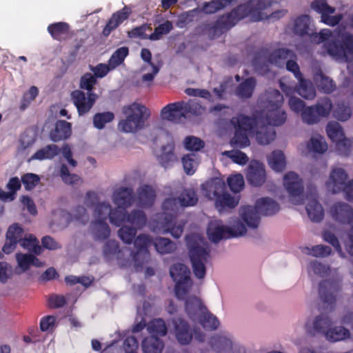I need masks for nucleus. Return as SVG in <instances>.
Instances as JSON below:
<instances>
[{
    "label": "nucleus",
    "mask_w": 353,
    "mask_h": 353,
    "mask_svg": "<svg viewBox=\"0 0 353 353\" xmlns=\"http://www.w3.org/2000/svg\"><path fill=\"white\" fill-rule=\"evenodd\" d=\"M84 204L88 208H92L93 219L90 225V232L96 240H104L110 236L108 217L112 225H123L118 230V236L127 244L131 243L137 230L146 225L147 219L143 211L134 210L130 213H123L119 210H110V203L99 202L98 195L94 192L86 194Z\"/></svg>",
    "instance_id": "1"
},
{
    "label": "nucleus",
    "mask_w": 353,
    "mask_h": 353,
    "mask_svg": "<svg viewBox=\"0 0 353 353\" xmlns=\"http://www.w3.org/2000/svg\"><path fill=\"white\" fill-rule=\"evenodd\" d=\"M289 27L295 34L308 35L312 43H323L327 53L334 59L346 62L353 59V34L341 27L333 32L325 28L319 33L313 32L310 27V19L307 15L296 18L290 23Z\"/></svg>",
    "instance_id": "2"
},
{
    "label": "nucleus",
    "mask_w": 353,
    "mask_h": 353,
    "mask_svg": "<svg viewBox=\"0 0 353 353\" xmlns=\"http://www.w3.org/2000/svg\"><path fill=\"white\" fill-rule=\"evenodd\" d=\"M271 5L270 0H252L248 4L241 5L233 10L229 14L222 16L217 21L219 26L225 28L234 26L241 19L250 17L253 21L265 19L272 21L278 20L286 14V10H279L268 14L263 10Z\"/></svg>",
    "instance_id": "3"
},
{
    "label": "nucleus",
    "mask_w": 353,
    "mask_h": 353,
    "mask_svg": "<svg viewBox=\"0 0 353 353\" xmlns=\"http://www.w3.org/2000/svg\"><path fill=\"white\" fill-rule=\"evenodd\" d=\"M152 243V239L149 235H139L134 240L136 252L133 253L128 248L119 250L116 241H108L105 245L103 254L108 259L115 257L121 265L125 266L134 263V266L139 267L148 261L150 254L148 248Z\"/></svg>",
    "instance_id": "4"
},
{
    "label": "nucleus",
    "mask_w": 353,
    "mask_h": 353,
    "mask_svg": "<svg viewBox=\"0 0 353 353\" xmlns=\"http://www.w3.org/2000/svg\"><path fill=\"white\" fill-rule=\"evenodd\" d=\"M179 201L172 197L166 198L162 203L161 213L157 214L150 221L149 227L157 233L165 234L170 233L172 237L179 239L181 236L185 222L176 221L174 212L178 209Z\"/></svg>",
    "instance_id": "5"
},
{
    "label": "nucleus",
    "mask_w": 353,
    "mask_h": 353,
    "mask_svg": "<svg viewBox=\"0 0 353 353\" xmlns=\"http://www.w3.org/2000/svg\"><path fill=\"white\" fill-rule=\"evenodd\" d=\"M310 275H317L321 277H327L328 279L322 281L319 285V296L323 302L328 305H334L336 301V293L339 290V283L341 278L337 270H332L323 265L317 260L312 261L308 267Z\"/></svg>",
    "instance_id": "6"
},
{
    "label": "nucleus",
    "mask_w": 353,
    "mask_h": 353,
    "mask_svg": "<svg viewBox=\"0 0 353 353\" xmlns=\"http://www.w3.org/2000/svg\"><path fill=\"white\" fill-rule=\"evenodd\" d=\"M283 97L279 90L270 89L259 99L258 108L254 114L257 119H265L272 125H280L286 120V114L281 110Z\"/></svg>",
    "instance_id": "7"
},
{
    "label": "nucleus",
    "mask_w": 353,
    "mask_h": 353,
    "mask_svg": "<svg viewBox=\"0 0 353 353\" xmlns=\"http://www.w3.org/2000/svg\"><path fill=\"white\" fill-rule=\"evenodd\" d=\"M295 57V54L287 49H279L274 51L270 56L266 52L258 54L253 60V65L256 70L261 73L266 72L267 63H273L278 66L286 64L288 70L292 72L294 77L299 80L302 78L297 63L292 59Z\"/></svg>",
    "instance_id": "8"
},
{
    "label": "nucleus",
    "mask_w": 353,
    "mask_h": 353,
    "mask_svg": "<svg viewBox=\"0 0 353 353\" xmlns=\"http://www.w3.org/2000/svg\"><path fill=\"white\" fill-rule=\"evenodd\" d=\"M186 242L193 272L196 278L203 279L205 275V263L210 252L208 243L197 233L188 235L186 237Z\"/></svg>",
    "instance_id": "9"
},
{
    "label": "nucleus",
    "mask_w": 353,
    "mask_h": 353,
    "mask_svg": "<svg viewBox=\"0 0 353 353\" xmlns=\"http://www.w3.org/2000/svg\"><path fill=\"white\" fill-rule=\"evenodd\" d=\"M122 111L125 117L119 121L118 128L125 133H135L143 129L145 121L150 115L144 105L137 102L125 105Z\"/></svg>",
    "instance_id": "10"
},
{
    "label": "nucleus",
    "mask_w": 353,
    "mask_h": 353,
    "mask_svg": "<svg viewBox=\"0 0 353 353\" xmlns=\"http://www.w3.org/2000/svg\"><path fill=\"white\" fill-rule=\"evenodd\" d=\"M201 189L205 196L215 201V206L219 212L226 207L233 208L239 203L238 197L225 192V184L223 179L216 177L207 181L201 185Z\"/></svg>",
    "instance_id": "11"
},
{
    "label": "nucleus",
    "mask_w": 353,
    "mask_h": 353,
    "mask_svg": "<svg viewBox=\"0 0 353 353\" xmlns=\"http://www.w3.org/2000/svg\"><path fill=\"white\" fill-rule=\"evenodd\" d=\"M185 310L193 323H199L207 330H214L219 325L217 318L208 311L196 296H190L186 299Z\"/></svg>",
    "instance_id": "12"
},
{
    "label": "nucleus",
    "mask_w": 353,
    "mask_h": 353,
    "mask_svg": "<svg viewBox=\"0 0 353 353\" xmlns=\"http://www.w3.org/2000/svg\"><path fill=\"white\" fill-rule=\"evenodd\" d=\"M95 83L94 76L90 73H86L81 79L80 86L89 92L88 96L86 97L80 90H75L72 93V99L80 115L88 112L98 97L96 94L90 92Z\"/></svg>",
    "instance_id": "13"
},
{
    "label": "nucleus",
    "mask_w": 353,
    "mask_h": 353,
    "mask_svg": "<svg viewBox=\"0 0 353 353\" xmlns=\"http://www.w3.org/2000/svg\"><path fill=\"white\" fill-rule=\"evenodd\" d=\"M347 177V173L344 168L338 166L332 167L325 183L327 190L334 194L343 191L347 200H352L353 179L346 183Z\"/></svg>",
    "instance_id": "14"
},
{
    "label": "nucleus",
    "mask_w": 353,
    "mask_h": 353,
    "mask_svg": "<svg viewBox=\"0 0 353 353\" xmlns=\"http://www.w3.org/2000/svg\"><path fill=\"white\" fill-rule=\"evenodd\" d=\"M170 274L175 282L176 296L179 299L186 300L191 296L188 294L192 284L189 268L184 264L176 263L170 268Z\"/></svg>",
    "instance_id": "15"
},
{
    "label": "nucleus",
    "mask_w": 353,
    "mask_h": 353,
    "mask_svg": "<svg viewBox=\"0 0 353 353\" xmlns=\"http://www.w3.org/2000/svg\"><path fill=\"white\" fill-rule=\"evenodd\" d=\"M252 123V118L243 115L231 119V123L235 129L234 136L230 142L232 145L242 148L250 145L248 134L252 133L254 130Z\"/></svg>",
    "instance_id": "16"
},
{
    "label": "nucleus",
    "mask_w": 353,
    "mask_h": 353,
    "mask_svg": "<svg viewBox=\"0 0 353 353\" xmlns=\"http://www.w3.org/2000/svg\"><path fill=\"white\" fill-rule=\"evenodd\" d=\"M283 185L290 195L292 203L296 205L302 204L307 192L313 188H307V191L304 192L302 180L294 172H289L284 175Z\"/></svg>",
    "instance_id": "17"
},
{
    "label": "nucleus",
    "mask_w": 353,
    "mask_h": 353,
    "mask_svg": "<svg viewBox=\"0 0 353 353\" xmlns=\"http://www.w3.org/2000/svg\"><path fill=\"white\" fill-rule=\"evenodd\" d=\"M312 8L321 14V22L330 26L337 25L343 19V14L335 13V8L328 5L327 0H314L311 4Z\"/></svg>",
    "instance_id": "18"
},
{
    "label": "nucleus",
    "mask_w": 353,
    "mask_h": 353,
    "mask_svg": "<svg viewBox=\"0 0 353 353\" xmlns=\"http://www.w3.org/2000/svg\"><path fill=\"white\" fill-rule=\"evenodd\" d=\"M299 82V87L294 88L285 78H283L280 80V87L286 95L294 94L296 91L305 99H313L316 97V90L312 82L303 78H300Z\"/></svg>",
    "instance_id": "19"
},
{
    "label": "nucleus",
    "mask_w": 353,
    "mask_h": 353,
    "mask_svg": "<svg viewBox=\"0 0 353 353\" xmlns=\"http://www.w3.org/2000/svg\"><path fill=\"white\" fill-rule=\"evenodd\" d=\"M254 117L252 119L254 130L252 133L255 132L256 140L260 145H268L276 138L274 129L270 126L265 119H257Z\"/></svg>",
    "instance_id": "20"
},
{
    "label": "nucleus",
    "mask_w": 353,
    "mask_h": 353,
    "mask_svg": "<svg viewBox=\"0 0 353 353\" xmlns=\"http://www.w3.org/2000/svg\"><path fill=\"white\" fill-rule=\"evenodd\" d=\"M302 203L305 204V209L309 218L314 222H319L324 217L323 206L317 200V194L315 188L307 192Z\"/></svg>",
    "instance_id": "21"
},
{
    "label": "nucleus",
    "mask_w": 353,
    "mask_h": 353,
    "mask_svg": "<svg viewBox=\"0 0 353 353\" xmlns=\"http://www.w3.org/2000/svg\"><path fill=\"white\" fill-rule=\"evenodd\" d=\"M24 236V231L19 224L13 223L10 225L6 232V242L2 248L3 252L8 254L12 252L16 249L17 244H21Z\"/></svg>",
    "instance_id": "22"
},
{
    "label": "nucleus",
    "mask_w": 353,
    "mask_h": 353,
    "mask_svg": "<svg viewBox=\"0 0 353 353\" xmlns=\"http://www.w3.org/2000/svg\"><path fill=\"white\" fill-rule=\"evenodd\" d=\"M112 201L117 206L114 210H119L123 213H126L125 209L129 208L134 201L133 191L129 188H118L112 193ZM110 210L112 209L110 208Z\"/></svg>",
    "instance_id": "23"
},
{
    "label": "nucleus",
    "mask_w": 353,
    "mask_h": 353,
    "mask_svg": "<svg viewBox=\"0 0 353 353\" xmlns=\"http://www.w3.org/2000/svg\"><path fill=\"white\" fill-rule=\"evenodd\" d=\"M161 117L163 120L174 123L183 122L185 119L183 101L168 104L161 110Z\"/></svg>",
    "instance_id": "24"
},
{
    "label": "nucleus",
    "mask_w": 353,
    "mask_h": 353,
    "mask_svg": "<svg viewBox=\"0 0 353 353\" xmlns=\"http://www.w3.org/2000/svg\"><path fill=\"white\" fill-rule=\"evenodd\" d=\"M228 225L221 220L214 219L210 221L207 229L209 239L214 243H218L223 239H230Z\"/></svg>",
    "instance_id": "25"
},
{
    "label": "nucleus",
    "mask_w": 353,
    "mask_h": 353,
    "mask_svg": "<svg viewBox=\"0 0 353 353\" xmlns=\"http://www.w3.org/2000/svg\"><path fill=\"white\" fill-rule=\"evenodd\" d=\"M331 318L325 314L318 315L312 321H308L306 325L307 330L312 334H322L325 337L326 332L332 325Z\"/></svg>",
    "instance_id": "26"
},
{
    "label": "nucleus",
    "mask_w": 353,
    "mask_h": 353,
    "mask_svg": "<svg viewBox=\"0 0 353 353\" xmlns=\"http://www.w3.org/2000/svg\"><path fill=\"white\" fill-rule=\"evenodd\" d=\"M353 208L345 202L334 203L328 211L331 218L336 222L346 224L352 215Z\"/></svg>",
    "instance_id": "27"
},
{
    "label": "nucleus",
    "mask_w": 353,
    "mask_h": 353,
    "mask_svg": "<svg viewBox=\"0 0 353 353\" xmlns=\"http://www.w3.org/2000/svg\"><path fill=\"white\" fill-rule=\"evenodd\" d=\"M214 339L221 353H244L243 348L228 333L217 335Z\"/></svg>",
    "instance_id": "28"
},
{
    "label": "nucleus",
    "mask_w": 353,
    "mask_h": 353,
    "mask_svg": "<svg viewBox=\"0 0 353 353\" xmlns=\"http://www.w3.org/2000/svg\"><path fill=\"white\" fill-rule=\"evenodd\" d=\"M247 179L254 186L263 184L265 181L264 165L257 161H252L248 169Z\"/></svg>",
    "instance_id": "29"
},
{
    "label": "nucleus",
    "mask_w": 353,
    "mask_h": 353,
    "mask_svg": "<svg viewBox=\"0 0 353 353\" xmlns=\"http://www.w3.org/2000/svg\"><path fill=\"white\" fill-rule=\"evenodd\" d=\"M172 324L177 341L181 345L189 344L193 338V333L190 330L189 325L181 319H174Z\"/></svg>",
    "instance_id": "30"
},
{
    "label": "nucleus",
    "mask_w": 353,
    "mask_h": 353,
    "mask_svg": "<svg viewBox=\"0 0 353 353\" xmlns=\"http://www.w3.org/2000/svg\"><path fill=\"white\" fill-rule=\"evenodd\" d=\"M260 213L254 206L243 205L239 208V216L241 219L248 228L256 229L259 227L261 221Z\"/></svg>",
    "instance_id": "31"
},
{
    "label": "nucleus",
    "mask_w": 353,
    "mask_h": 353,
    "mask_svg": "<svg viewBox=\"0 0 353 353\" xmlns=\"http://www.w3.org/2000/svg\"><path fill=\"white\" fill-rule=\"evenodd\" d=\"M173 142H169L154 152L159 163L164 168H168L176 161L177 158L174 152Z\"/></svg>",
    "instance_id": "32"
},
{
    "label": "nucleus",
    "mask_w": 353,
    "mask_h": 353,
    "mask_svg": "<svg viewBox=\"0 0 353 353\" xmlns=\"http://www.w3.org/2000/svg\"><path fill=\"white\" fill-rule=\"evenodd\" d=\"M130 12V8L125 6L121 10L114 13L104 28L103 34L105 36H108L112 30L117 28L129 17Z\"/></svg>",
    "instance_id": "33"
},
{
    "label": "nucleus",
    "mask_w": 353,
    "mask_h": 353,
    "mask_svg": "<svg viewBox=\"0 0 353 353\" xmlns=\"http://www.w3.org/2000/svg\"><path fill=\"white\" fill-rule=\"evenodd\" d=\"M256 208L262 215H272L278 212L280 207L278 203L269 197H261L256 201Z\"/></svg>",
    "instance_id": "34"
},
{
    "label": "nucleus",
    "mask_w": 353,
    "mask_h": 353,
    "mask_svg": "<svg viewBox=\"0 0 353 353\" xmlns=\"http://www.w3.org/2000/svg\"><path fill=\"white\" fill-rule=\"evenodd\" d=\"M60 152V149L55 144H49L36 151L30 158L27 159L28 163L32 161H44L52 159Z\"/></svg>",
    "instance_id": "35"
},
{
    "label": "nucleus",
    "mask_w": 353,
    "mask_h": 353,
    "mask_svg": "<svg viewBox=\"0 0 353 353\" xmlns=\"http://www.w3.org/2000/svg\"><path fill=\"white\" fill-rule=\"evenodd\" d=\"M155 197V191L152 187L148 185H141L137 191V205L141 207L150 206L154 203Z\"/></svg>",
    "instance_id": "36"
},
{
    "label": "nucleus",
    "mask_w": 353,
    "mask_h": 353,
    "mask_svg": "<svg viewBox=\"0 0 353 353\" xmlns=\"http://www.w3.org/2000/svg\"><path fill=\"white\" fill-rule=\"evenodd\" d=\"M307 152L313 154H323L327 150V144L325 138L319 134H313L305 144Z\"/></svg>",
    "instance_id": "37"
},
{
    "label": "nucleus",
    "mask_w": 353,
    "mask_h": 353,
    "mask_svg": "<svg viewBox=\"0 0 353 353\" xmlns=\"http://www.w3.org/2000/svg\"><path fill=\"white\" fill-rule=\"evenodd\" d=\"M71 124L65 121H58L55 128L50 134V139L54 142L69 138L71 135Z\"/></svg>",
    "instance_id": "38"
},
{
    "label": "nucleus",
    "mask_w": 353,
    "mask_h": 353,
    "mask_svg": "<svg viewBox=\"0 0 353 353\" xmlns=\"http://www.w3.org/2000/svg\"><path fill=\"white\" fill-rule=\"evenodd\" d=\"M37 140V136L32 130L24 132L20 137L17 151L22 154H28L30 148Z\"/></svg>",
    "instance_id": "39"
},
{
    "label": "nucleus",
    "mask_w": 353,
    "mask_h": 353,
    "mask_svg": "<svg viewBox=\"0 0 353 353\" xmlns=\"http://www.w3.org/2000/svg\"><path fill=\"white\" fill-rule=\"evenodd\" d=\"M267 159L269 166L275 172H282L286 167V159L281 150L273 151Z\"/></svg>",
    "instance_id": "40"
},
{
    "label": "nucleus",
    "mask_w": 353,
    "mask_h": 353,
    "mask_svg": "<svg viewBox=\"0 0 353 353\" xmlns=\"http://www.w3.org/2000/svg\"><path fill=\"white\" fill-rule=\"evenodd\" d=\"M16 259L18 266L23 270L26 271L31 265L41 267L43 263L31 254L18 253L16 254Z\"/></svg>",
    "instance_id": "41"
},
{
    "label": "nucleus",
    "mask_w": 353,
    "mask_h": 353,
    "mask_svg": "<svg viewBox=\"0 0 353 353\" xmlns=\"http://www.w3.org/2000/svg\"><path fill=\"white\" fill-rule=\"evenodd\" d=\"M350 337V331L343 326L330 327L329 331L326 332L325 339L330 342H337L343 341Z\"/></svg>",
    "instance_id": "42"
},
{
    "label": "nucleus",
    "mask_w": 353,
    "mask_h": 353,
    "mask_svg": "<svg viewBox=\"0 0 353 353\" xmlns=\"http://www.w3.org/2000/svg\"><path fill=\"white\" fill-rule=\"evenodd\" d=\"M163 347V343L154 336L147 337L142 342V349L144 353H161Z\"/></svg>",
    "instance_id": "43"
},
{
    "label": "nucleus",
    "mask_w": 353,
    "mask_h": 353,
    "mask_svg": "<svg viewBox=\"0 0 353 353\" xmlns=\"http://www.w3.org/2000/svg\"><path fill=\"white\" fill-rule=\"evenodd\" d=\"M153 244L156 250L161 254L172 253L176 249V243L167 238H157Z\"/></svg>",
    "instance_id": "44"
},
{
    "label": "nucleus",
    "mask_w": 353,
    "mask_h": 353,
    "mask_svg": "<svg viewBox=\"0 0 353 353\" xmlns=\"http://www.w3.org/2000/svg\"><path fill=\"white\" fill-rule=\"evenodd\" d=\"M20 245L23 249L37 255L42 252V248L39 245V240L31 234H25Z\"/></svg>",
    "instance_id": "45"
},
{
    "label": "nucleus",
    "mask_w": 353,
    "mask_h": 353,
    "mask_svg": "<svg viewBox=\"0 0 353 353\" xmlns=\"http://www.w3.org/2000/svg\"><path fill=\"white\" fill-rule=\"evenodd\" d=\"M241 219L232 218L228 222V228L230 238L239 237L247 233L246 226L241 222Z\"/></svg>",
    "instance_id": "46"
},
{
    "label": "nucleus",
    "mask_w": 353,
    "mask_h": 353,
    "mask_svg": "<svg viewBox=\"0 0 353 353\" xmlns=\"http://www.w3.org/2000/svg\"><path fill=\"white\" fill-rule=\"evenodd\" d=\"M256 85L253 78L243 81L236 90V94L241 98H249L252 95Z\"/></svg>",
    "instance_id": "47"
},
{
    "label": "nucleus",
    "mask_w": 353,
    "mask_h": 353,
    "mask_svg": "<svg viewBox=\"0 0 353 353\" xmlns=\"http://www.w3.org/2000/svg\"><path fill=\"white\" fill-rule=\"evenodd\" d=\"M48 30L54 39L61 40L68 35L69 28L67 23L59 22L50 25Z\"/></svg>",
    "instance_id": "48"
},
{
    "label": "nucleus",
    "mask_w": 353,
    "mask_h": 353,
    "mask_svg": "<svg viewBox=\"0 0 353 353\" xmlns=\"http://www.w3.org/2000/svg\"><path fill=\"white\" fill-rule=\"evenodd\" d=\"M151 336H165L167 333V327L165 322L161 319H156L150 321L147 327Z\"/></svg>",
    "instance_id": "49"
},
{
    "label": "nucleus",
    "mask_w": 353,
    "mask_h": 353,
    "mask_svg": "<svg viewBox=\"0 0 353 353\" xmlns=\"http://www.w3.org/2000/svg\"><path fill=\"white\" fill-rule=\"evenodd\" d=\"M179 201L182 207L193 206L198 202V197L194 190L185 189L181 194Z\"/></svg>",
    "instance_id": "50"
},
{
    "label": "nucleus",
    "mask_w": 353,
    "mask_h": 353,
    "mask_svg": "<svg viewBox=\"0 0 353 353\" xmlns=\"http://www.w3.org/2000/svg\"><path fill=\"white\" fill-rule=\"evenodd\" d=\"M326 132L329 138L335 143L344 137V133L341 125L335 121L328 123Z\"/></svg>",
    "instance_id": "51"
},
{
    "label": "nucleus",
    "mask_w": 353,
    "mask_h": 353,
    "mask_svg": "<svg viewBox=\"0 0 353 353\" xmlns=\"http://www.w3.org/2000/svg\"><path fill=\"white\" fill-rule=\"evenodd\" d=\"M128 54V48L127 47H121L118 48L111 56L108 62L110 68L114 69L121 64L125 58Z\"/></svg>",
    "instance_id": "52"
},
{
    "label": "nucleus",
    "mask_w": 353,
    "mask_h": 353,
    "mask_svg": "<svg viewBox=\"0 0 353 353\" xmlns=\"http://www.w3.org/2000/svg\"><path fill=\"white\" fill-rule=\"evenodd\" d=\"M314 80L319 88L325 92L330 93L334 88L332 80L329 77H325L321 73L316 74Z\"/></svg>",
    "instance_id": "53"
},
{
    "label": "nucleus",
    "mask_w": 353,
    "mask_h": 353,
    "mask_svg": "<svg viewBox=\"0 0 353 353\" xmlns=\"http://www.w3.org/2000/svg\"><path fill=\"white\" fill-rule=\"evenodd\" d=\"M301 116L302 121L308 125L318 123L320 119L314 105L305 107Z\"/></svg>",
    "instance_id": "54"
},
{
    "label": "nucleus",
    "mask_w": 353,
    "mask_h": 353,
    "mask_svg": "<svg viewBox=\"0 0 353 353\" xmlns=\"http://www.w3.org/2000/svg\"><path fill=\"white\" fill-rule=\"evenodd\" d=\"M182 163L186 174L191 175L195 172L199 161L196 154H190L183 157Z\"/></svg>",
    "instance_id": "55"
},
{
    "label": "nucleus",
    "mask_w": 353,
    "mask_h": 353,
    "mask_svg": "<svg viewBox=\"0 0 353 353\" xmlns=\"http://www.w3.org/2000/svg\"><path fill=\"white\" fill-rule=\"evenodd\" d=\"M221 154L230 158L232 162L241 165H245L249 160L246 154L240 150L225 151Z\"/></svg>",
    "instance_id": "56"
},
{
    "label": "nucleus",
    "mask_w": 353,
    "mask_h": 353,
    "mask_svg": "<svg viewBox=\"0 0 353 353\" xmlns=\"http://www.w3.org/2000/svg\"><path fill=\"white\" fill-rule=\"evenodd\" d=\"M114 117V114L110 112L96 114L93 118L94 126L97 129L101 130L106 123L112 121Z\"/></svg>",
    "instance_id": "57"
},
{
    "label": "nucleus",
    "mask_w": 353,
    "mask_h": 353,
    "mask_svg": "<svg viewBox=\"0 0 353 353\" xmlns=\"http://www.w3.org/2000/svg\"><path fill=\"white\" fill-rule=\"evenodd\" d=\"M185 114L190 113L194 115H201L205 112V108L197 100H190L188 102L183 101Z\"/></svg>",
    "instance_id": "58"
},
{
    "label": "nucleus",
    "mask_w": 353,
    "mask_h": 353,
    "mask_svg": "<svg viewBox=\"0 0 353 353\" xmlns=\"http://www.w3.org/2000/svg\"><path fill=\"white\" fill-rule=\"evenodd\" d=\"M352 114V110L349 105L344 103H339L333 111V117L341 121H347Z\"/></svg>",
    "instance_id": "59"
},
{
    "label": "nucleus",
    "mask_w": 353,
    "mask_h": 353,
    "mask_svg": "<svg viewBox=\"0 0 353 353\" xmlns=\"http://www.w3.org/2000/svg\"><path fill=\"white\" fill-rule=\"evenodd\" d=\"M314 106L319 117H327L330 114L332 108V102L327 97H325L321 99Z\"/></svg>",
    "instance_id": "60"
},
{
    "label": "nucleus",
    "mask_w": 353,
    "mask_h": 353,
    "mask_svg": "<svg viewBox=\"0 0 353 353\" xmlns=\"http://www.w3.org/2000/svg\"><path fill=\"white\" fill-rule=\"evenodd\" d=\"M230 190L234 192H239L244 187V179L241 174H235L227 179Z\"/></svg>",
    "instance_id": "61"
},
{
    "label": "nucleus",
    "mask_w": 353,
    "mask_h": 353,
    "mask_svg": "<svg viewBox=\"0 0 353 353\" xmlns=\"http://www.w3.org/2000/svg\"><path fill=\"white\" fill-rule=\"evenodd\" d=\"M304 252L316 257H325L330 254L331 248L326 245H318L312 248H305Z\"/></svg>",
    "instance_id": "62"
},
{
    "label": "nucleus",
    "mask_w": 353,
    "mask_h": 353,
    "mask_svg": "<svg viewBox=\"0 0 353 353\" xmlns=\"http://www.w3.org/2000/svg\"><path fill=\"white\" fill-rule=\"evenodd\" d=\"M341 322L350 325L353 330V295L349 300L348 305L344 309L341 316Z\"/></svg>",
    "instance_id": "63"
},
{
    "label": "nucleus",
    "mask_w": 353,
    "mask_h": 353,
    "mask_svg": "<svg viewBox=\"0 0 353 353\" xmlns=\"http://www.w3.org/2000/svg\"><path fill=\"white\" fill-rule=\"evenodd\" d=\"M172 28V23L166 21L155 28L154 32L150 34V39L154 41L159 39L162 35L169 33Z\"/></svg>",
    "instance_id": "64"
}]
</instances>
